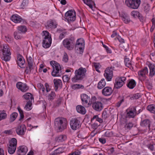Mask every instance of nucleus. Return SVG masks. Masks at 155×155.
<instances>
[{
	"label": "nucleus",
	"instance_id": "obj_1",
	"mask_svg": "<svg viewBox=\"0 0 155 155\" xmlns=\"http://www.w3.org/2000/svg\"><path fill=\"white\" fill-rule=\"evenodd\" d=\"M67 121L65 118L58 117L54 121L55 127L62 131L66 128Z\"/></svg>",
	"mask_w": 155,
	"mask_h": 155
},
{
	"label": "nucleus",
	"instance_id": "obj_2",
	"mask_svg": "<svg viewBox=\"0 0 155 155\" xmlns=\"http://www.w3.org/2000/svg\"><path fill=\"white\" fill-rule=\"evenodd\" d=\"M50 64L53 68L51 73V74L53 76H60L63 74L62 69L63 68L58 63L55 61H51L50 62Z\"/></svg>",
	"mask_w": 155,
	"mask_h": 155
},
{
	"label": "nucleus",
	"instance_id": "obj_3",
	"mask_svg": "<svg viewBox=\"0 0 155 155\" xmlns=\"http://www.w3.org/2000/svg\"><path fill=\"white\" fill-rule=\"evenodd\" d=\"M87 70L85 68L82 67L75 71V76L72 78V81L74 83L76 82L79 80H82L85 76Z\"/></svg>",
	"mask_w": 155,
	"mask_h": 155
},
{
	"label": "nucleus",
	"instance_id": "obj_4",
	"mask_svg": "<svg viewBox=\"0 0 155 155\" xmlns=\"http://www.w3.org/2000/svg\"><path fill=\"white\" fill-rule=\"evenodd\" d=\"M44 40L43 41V46L45 48H49L51 43V35L47 31H43L42 32Z\"/></svg>",
	"mask_w": 155,
	"mask_h": 155
},
{
	"label": "nucleus",
	"instance_id": "obj_5",
	"mask_svg": "<svg viewBox=\"0 0 155 155\" xmlns=\"http://www.w3.org/2000/svg\"><path fill=\"white\" fill-rule=\"evenodd\" d=\"M141 3L140 0H125V4L129 8L133 9L138 8Z\"/></svg>",
	"mask_w": 155,
	"mask_h": 155
},
{
	"label": "nucleus",
	"instance_id": "obj_6",
	"mask_svg": "<svg viewBox=\"0 0 155 155\" xmlns=\"http://www.w3.org/2000/svg\"><path fill=\"white\" fill-rule=\"evenodd\" d=\"M2 52L3 56L2 57V59L5 62L9 61L11 58V53L8 45H4L2 49Z\"/></svg>",
	"mask_w": 155,
	"mask_h": 155
},
{
	"label": "nucleus",
	"instance_id": "obj_7",
	"mask_svg": "<svg viewBox=\"0 0 155 155\" xmlns=\"http://www.w3.org/2000/svg\"><path fill=\"white\" fill-rule=\"evenodd\" d=\"M75 43V39L73 37L69 39H65L63 42L64 46L69 50H71L73 49Z\"/></svg>",
	"mask_w": 155,
	"mask_h": 155
},
{
	"label": "nucleus",
	"instance_id": "obj_8",
	"mask_svg": "<svg viewBox=\"0 0 155 155\" xmlns=\"http://www.w3.org/2000/svg\"><path fill=\"white\" fill-rule=\"evenodd\" d=\"M23 97L26 100H28L26 104L25 108L27 110H29L31 109V107L32 105V101H34V97L31 94L27 93L23 95Z\"/></svg>",
	"mask_w": 155,
	"mask_h": 155
},
{
	"label": "nucleus",
	"instance_id": "obj_9",
	"mask_svg": "<svg viewBox=\"0 0 155 155\" xmlns=\"http://www.w3.org/2000/svg\"><path fill=\"white\" fill-rule=\"evenodd\" d=\"M17 140L15 138H12L10 141L8 147V151L10 154H13L15 152L16 148Z\"/></svg>",
	"mask_w": 155,
	"mask_h": 155
},
{
	"label": "nucleus",
	"instance_id": "obj_10",
	"mask_svg": "<svg viewBox=\"0 0 155 155\" xmlns=\"http://www.w3.org/2000/svg\"><path fill=\"white\" fill-rule=\"evenodd\" d=\"M81 98L83 105L86 104L89 105L92 103L93 100H94L93 101H94L96 99V98L95 97H92V101H91L90 97L85 94H81Z\"/></svg>",
	"mask_w": 155,
	"mask_h": 155
},
{
	"label": "nucleus",
	"instance_id": "obj_11",
	"mask_svg": "<svg viewBox=\"0 0 155 155\" xmlns=\"http://www.w3.org/2000/svg\"><path fill=\"white\" fill-rule=\"evenodd\" d=\"M126 80L124 77H120L117 78L115 81L114 89H119L124 84V81Z\"/></svg>",
	"mask_w": 155,
	"mask_h": 155
},
{
	"label": "nucleus",
	"instance_id": "obj_12",
	"mask_svg": "<svg viewBox=\"0 0 155 155\" xmlns=\"http://www.w3.org/2000/svg\"><path fill=\"white\" fill-rule=\"evenodd\" d=\"M71 128L75 130L78 129L81 126V124L79 120L76 118H72L70 122Z\"/></svg>",
	"mask_w": 155,
	"mask_h": 155
},
{
	"label": "nucleus",
	"instance_id": "obj_13",
	"mask_svg": "<svg viewBox=\"0 0 155 155\" xmlns=\"http://www.w3.org/2000/svg\"><path fill=\"white\" fill-rule=\"evenodd\" d=\"M114 67H108L105 70L104 76L108 81H110L113 76V71Z\"/></svg>",
	"mask_w": 155,
	"mask_h": 155
},
{
	"label": "nucleus",
	"instance_id": "obj_14",
	"mask_svg": "<svg viewBox=\"0 0 155 155\" xmlns=\"http://www.w3.org/2000/svg\"><path fill=\"white\" fill-rule=\"evenodd\" d=\"M65 17L68 21H74L76 19L75 12L74 10H69L65 13Z\"/></svg>",
	"mask_w": 155,
	"mask_h": 155
},
{
	"label": "nucleus",
	"instance_id": "obj_15",
	"mask_svg": "<svg viewBox=\"0 0 155 155\" xmlns=\"http://www.w3.org/2000/svg\"><path fill=\"white\" fill-rule=\"evenodd\" d=\"M137 107H133L128 110L127 114V117L129 118H134L137 115Z\"/></svg>",
	"mask_w": 155,
	"mask_h": 155
},
{
	"label": "nucleus",
	"instance_id": "obj_16",
	"mask_svg": "<svg viewBox=\"0 0 155 155\" xmlns=\"http://www.w3.org/2000/svg\"><path fill=\"white\" fill-rule=\"evenodd\" d=\"M16 86L18 89L22 92H25L29 89V87L26 84L21 82H19L17 83Z\"/></svg>",
	"mask_w": 155,
	"mask_h": 155
},
{
	"label": "nucleus",
	"instance_id": "obj_17",
	"mask_svg": "<svg viewBox=\"0 0 155 155\" xmlns=\"http://www.w3.org/2000/svg\"><path fill=\"white\" fill-rule=\"evenodd\" d=\"M92 103V107L95 110L100 111L103 109V105L101 102L96 101Z\"/></svg>",
	"mask_w": 155,
	"mask_h": 155
},
{
	"label": "nucleus",
	"instance_id": "obj_18",
	"mask_svg": "<svg viewBox=\"0 0 155 155\" xmlns=\"http://www.w3.org/2000/svg\"><path fill=\"white\" fill-rule=\"evenodd\" d=\"M18 155H25L28 151L27 147L25 146H22L18 148Z\"/></svg>",
	"mask_w": 155,
	"mask_h": 155
},
{
	"label": "nucleus",
	"instance_id": "obj_19",
	"mask_svg": "<svg viewBox=\"0 0 155 155\" xmlns=\"http://www.w3.org/2000/svg\"><path fill=\"white\" fill-rule=\"evenodd\" d=\"M113 91V90L111 87H107L102 90V93L105 96H109L112 93Z\"/></svg>",
	"mask_w": 155,
	"mask_h": 155
},
{
	"label": "nucleus",
	"instance_id": "obj_20",
	"mask_svg": "<svg viewBox=\"0 0 155 155\" xmlns=\"http://www.w3.org/2000/svg\"><path fill=\"white\" fill-rule=\"evenodd\" d=\"M25 60L23 57L20 54H18L17 57V63L18 66L21 68H24L25 63Z\"/></svg>",
	"mask_w": 155,
	"mask_h": 155
},
{
	"label": "nucleus",
	"instance_id": "obj_21",
	"mask_svg": "<svg viewBox=\"0 0 155 155\" xmlns=\"http://www.w3.org/2000/svg\"><path fill=\"white\" fill-rule=\"evenodd\" d=\"M11 19L15 23H19L23 21V20L17 14L13 15L11 17Z\"/></svg>",
	"mask_w": 155,
	"mask_h": 155
},
{
	"label": "nucleus",
	"instance_id": "obj_22",
	"mask_svg": "<svg viewBox=\"0 0 155 155\" xmlns=\"http://www.w3.org/2000/svg\"><path fill=\"white\" fill-rule=\"evenodd\" d=\"M53 82L55 87V90L57 91L58 87L60 89L62 87V84L61 81L60 79H54Z\"/></svg>",
	"mask_w": 155,
	"mask_h": 155
},
{
	"label": "nucleus",
	"instance_id": "obj_23",
	"mask_svg": "<svg viewBox=\"0 0 155 155\" xmlns=\"http://www.w3.org/2000/svg\"><path fill=\"white\" fill-rule=\"evenodd\" d=\"M150 121L148 119H145L142 121L140 124L141 126L145 127L147 130H150Z\"/></svg>",
	"mask_w": 155,
	"mask_h": 155
},
{
	"label": "nucleus",
	"instance_id": "obj_24",
	"mask_svg": "<svg viewBox=\"0 0 155 155\" xmlns=\"http://www.w3.org/2000/svg\"><path fill=\"white\" fill-rule=\"evenodd\" d=\"M26 127L24 125H21L18 126L16 130L17 134L19 135H23L25 133V130H26Z\"/></svg>",
	"mask_w": 155,
	"mask_h": 155
},
{
	"label": "nucleus",
	"instance_id": "obj_25",
	"mask_svg": "<svg viewBox=\"0 0 155 155\" xmlns=\"http://www.w3.org/2000/svg\"><path fill=\"white\" fill-rule=\"evenodd\" d=\"M121 17L122 18V20L125 24H127L130 21L129 15L128 14L126 13H122Z\"/></svg>",
	"mask_w": 155,
	"mask_h": 155
},
{
	"label": "nucleus",
	"instance_id": "obj_26",
	"mask_svg": "<svg viewBox=\"0 0 155 155\" xmlns=\"http://www.w3.org/2000/svg\"><path fill=\"white\" fill-rule=\"evenodd\" d=\"M148 66L150 69V76L152 77L155 74V66L153 64H150Z\"/></svg>",
	"mask_w": 155,
	"mask_h": 155
},
{
	"label": "nucleus",
	"instance_id": "obj_27",
	"mask_svg": "<svg viewBox=\"0 0 155 155\" xmlns=\"http://www.w3.org/2000/svg\"><path fill=\"white\" fill-rule=\"evenodd\" d=\"M148 73V70L147 67H145L143 70H142L138 72V75L139 77L140 78L142 77L144 78L146 74Z\"/></svg>",
	"mask_w": 155,
	"mask_h": 155
},
{
	"label": "nucleus",
	"instance_id": "obj_28",
	"mask_svg": "<svg viewBox=\"0 0 155 155\" xmlns=\"http://www.w3.org/2000/svg\"><path fill=\"white\" fill-rule=\"evenodd\" d=\"M76 110L78 112L82 114H84L86 113V110L85 108L81 105H78L77 106Z\"/></svg>",
	"mask_w": 155,
	"mask_h": 155
},
{
	"label": "nucleus",
	"instance_id": "obj_29",
	"mask_svg": "<svg viewBox=\"0 0 155 155\" xmlns=\"http://www.w3.org/2000/svg\"><path fill=\"white\" fill-rule=\"evenodd\" d=\"M136 84V83L135 80L131 79L127 84V85L129 88L132 89L135 87Z\"/></svg>",
	"mask_w": 155,
	"mask_h": 155
},
{
	"label": "nucleus",
	"instance_id": "obj_30",
	"mask_svg": "<svg viewBox=\"0 0 155 155\" xmlns=\"http://www.w3.org/2000/svg\"><path fill=\"white\" fill-rule=\"evenodd\" d=\"M66 139V137L65 135H61L56 137L55 140L56 142H60L64 141Z\"/></svg>",
	"mask_w": 155,
	"mask_h": 155
},
{
	"label": "nucleus",
	"instance_id": "obj_31",
	"mask_svg": "<svg viewBox=\"0 0 155 155\" xmlns=\"http://www.w3.org/2000/svg\"><path fill=\"white\" fill-rule=\"evenodd\" d=\"M106 84L104 79H102L98 83L97 87L98 89H102L105 86Z\"/></svg>",
	"mask_w": 155,
	"mask_h": 155
},
{
	"label": "nucleus",
	"instance_id": "obj_32",
	"mask_svg": "<svg viewBox=\"0 0 155 155\" xmlns=\"http://www.w3.org/2000/svg\"><path fill=\"white\" fill-rule=\"evenodd\" d=\"M96 121L99 122V123H101L103 122V120L101 118H99L97 115H96L93 117L91 119V122L93 123V122H95Z\"/></svg>",
	"mask_w": 155,
	"mask_h": 155
},
{
	"label": "nucleus",
	"instance_id": "obj_33",
	"mask_svg": "<svg viewBox=\"0 0 155 155\" xmlns=\"http://www.w3.org/2000/svg\"><path fill=\"white\" fill-rule=\"evenodd\" d=\"M63 152V149L62 147H59L52 152L50 155H57L58 154L61 153Z\"/></svg>",
	"mask_w": 155,
	"mask_h": 155
},
{
	"label": "nucleus",
	"instance_id": "obj_34",
	"mask_svg": "<svg viewBox=\"0 0 155 155\" xmlns=\"http://www.w3.org/2000/svg\"><path fill=\"white\" fill-rule=\"evenodd\" d=\"M57 25L52 20H50L47 22V26L48 28H55L57 27Z\"/></svg>",
	"mask_w": 155,
	"mask_h": 155
},
{
	"label": "nucleus",
	"instance_id": "obj_35",
	"mask_svg": "<svg viewBox=\"0 0 155 155\" xmlns=\"http://www.w3.org/2000/svg\"><path fill=\"white\" fill-rule=\"evenodd\" d=\"M146 85L149 89H151L153 88L152 83L151 81L148 79H146L145 81Z\"/></svg>",
	"mask_w": 155,
	"mask_h": 155
},
{
	"label": "nucleus",
	"instance_id": "obj_36",
	"mask_svg": "<svg viewBox=\"0 0 155 155\" xmlns=\"http://www.w3.org/2000/svg\"><path fill=\"white\" fill-rule=\"evenodd\" d=\"M28 63V66L30 71L33 69L32 67V58L31 57H29L27 59Z\"/></svg>",
	"mask_w": 155,
	"mask_h": 155
},
{
	"label": "nucleus",
	"instance_id": "obj_37",
	"mask_svg": "<svg viewBox=\"0 0 155 155\" xmlns=\"http://www.w3.org/2000/svg\"><path fill=\"white\" fill-rule=\"evenodd\" d=\"M84 3L88 5L91 8L93 7L94 2L92 0H82Z\"/></svg>",
	"mask_w": 155,
	"mask_h": 155
},
{
	"label": "nucleus",
	"instance_id": "obj_38",
	"mask_svg": "<svg viewBox=\"0 0 155 155\" xmlns=\"http://www.w3.org/2000/svg\"><path fill=\"white\" fill-rule=\"evenodd\" d=\"M18 29L19 31L21 33H25L27 30L26 27L24 25H21L18 26Z\"/></svg>",
	"mask_w": 155,
	"mask_h": 155
},
{
	"label": "nucleus",
	"instance_id": "obj_39",
	"mask_svg": "<svg viewBox=\"0 0 155 155\" xmlns=\"http://www.w3.org/2000/svg\"><path fill=\"white\" fill-rule=\"evenodd\" d=\"M143 6L144 8V11L146 12H147L150 10V6L148 4L146 3H144L143 4Z\"/></svg>",
	"mask_w": 155,
	"mask_h": 155
},
{
	"label": "nucleus",
	"instance_id": "obj_40",
	"mask_svg": "<svg viewBox=\"0 0 155 155\" xmlns=\"http://www.w3.org/2000/svg\"><path fill=\"white\" fill-rule=\"evenodd\" d=\"M5 112V111L3 110L2 112L0 113V121L6 118L7 114Z\"/></svg>",
	"mask_w": 155,
	"mask_h": 155
},
{
	"label": "nucleus",
	"instance_id": "obj_41",
	"mask_svg": "<svg viewBox=\"0 0 155 155\" xmlns=\"http://www.w3.org/2000/svg\"><path fill=\"white\" fill-rule=\"evenodd\" d=\"M18 109L20 114V117L19 119V120L20 121L24 117L23 112V110L21 109L20 107H18Z\"/></svg>",
	"mask_w": 155,
	"mask_h": 155
},
{
	"label": "nucleus",
	"instance_id": "obj_42",
	"mask_svg": "<svg viewBox=\"0 0 155 155\" xmlns=\"http://www.w3.org/2000/svg\"><path fill=\"white\" fill-rule=\"evenodd\" d=\"M139 12L136 11H134L131 12V15L133 17L136 18L138 17L140 15Z\"/></svg>",
	"mask_w": 155,
	"mask_h": 155
},
{
	"label": "nucleus",
	"instance_id": "obj_43",
	"mask_svg": "<svg viewBox=\"0 0 155 155\" xmlns=\"http://www.w3.org/2000/svg\"><path fill=\"white\" fill-rule=\"evenodd\" d=\"M21 33L19 31H15L14 33V37L16 39H20L21 38Z\"/></svg>",
	"mask_w": 155,
	"mask_h": 155
},
{
	"label": "nucleus",
	"instance_id": "obj_44",
	"mask_svg": "<svg viewBox=\"0 0 155 155\" xmlns=\"http://www.w3.org/2000/svg\"><path fill=\"white\" fill-rule=\"evenodd\" d=\"M133 124L132 122H129L126 124L125 126V128L126 129L130 130L133 127Z\"/></svg>",
	"mask_w": 155,
	"mask_h": 155
},
{
	"label": "nucleus",
	"instance_id": "obj_45",
	"mask_svg": "<svg viewBox=\"0 0 155 155\" xmlns=\"http://www.w3.org/2000/svg\"><path fill=\"white\" fill-rule=\"evenodd\" d=\"M18 115V114L15 112L13 113L10 116L11 121H13L16 118Z\"/></svg>",
	"mask_w": 155,
	"mask_h": 155
},
{
	"label": "nucleus",
	"instance_id": "obj_46",
	"mask_svg": "<svg viewBox=\"0 0 155 155\" xmlns=\"http://www.w3.org/2000/svg\"><path fill=\"white\" fill-rule=\"evenodd\" d=\"M55 92L54 91H51V94H49L48 96V99L49 100H53L55 97Z\"/></svg>",
	"mask_w": 155,
	"mask_h": 155
},
{
	"label": "nucleus",
	"instance_id": "obj_47",
	"mask_svg": "<svg viewBox=\"0 0 155 155\" xmlns=\"http://www.w3.org/2000/svg\"><path fill=\"white\" fill-rule=\"evenodd\" d=\"M124 62L126 66L128 68L131 67V64L128 58H126L124 59Z\"/></svg>",
	"mask_w": 155,
	"mask_h": 155
},
{
	"label": "nucleus",
	"instance_id": "obj_48",
	"mask_svg": "<svg viewBox=\"0 0 155 155\" xmlns=\"http://www.w3.org/2000/svg\"><path fill=\"white\" fill-rule=\"evenodd\" d=\"M100 64L98 63H94V66L95 69L96 71L98 72H100L99 69L100 68Z\"/></svg>",
	"mask_w": 155,
	"mask_h": 155
},
{
	"label": "nucleus",
	"instance_id": "obj_49",
	"mask_svg": "<svg viewBox=\"0 0 155 155\" xmlns=\"http://www.w3.org/2000/svg\"><path fill=\"white\" fill-rule=\"evenodd\" d=\"M140 96L141 95L140 93L136 94H134L133 96L130 97V98L132 100L137 99L140 97Z\"/></svg>",
	"mask_w": 155,
	"mask_h": 155
},
{
	"label": "nucleus",
	"instance_id": "obj_50",
	"mask_svg": "<svg viewBox=\"0 0 155 155\" xmlns=\"http://www.w3.org/2000/svg\"><path fill=\"white\" fill-rule=\"evenodd\" d=\"M68 56L67 54L64 53L63 57V61L65 62H67L68 61Z\"/></svg>",
	"mask_w": 155,
	"mask_h": 155
},
{
	"label": "nucleus",
	"instance_id": "obj_51",
	"mask_svg": "<svg viewBox=\"0 0 155 155\" xmlns=\"http://www.w3.org/2000/svg\"><path fill=\"white\" fill-rule=\"evenodd\" d=\"M28 0H23L21 3V6L22 8L28 4Z\"/></svg>",
	"mask_w": 155,
	"mask_h": 155
},
{
	"label": "nucleus",
	"instance_id": "obj_52",
	"mask_svg": "<svg viewBox=\"0 0 155 155\" xmlns=\"http://www.w3.org/2000/svg\"><path fill=\"white\" fill-rule=\"evenodd\" d=\"M102 117L104 119H106L107 117V114L106 111L104 110L103 111Z\"/></svg>",
	"mask_w": 155,
	"mask_h": 155
},
{
	"label": "nucleus",
	"instance_id": "obj_53",
	"mask_svg": "<svg viewBox=\"0 0 155 155\" xmlns=\"http://www.w3.org/2000/svg\"><path fill=\"white\" fill-rule=\"evenodd\" d=\"M72 87L73 89H75L76 88H81V85L79 84H74L72 86Z\"/></svg>",
	"mask_w": 155,
	"mask_h": 155
},
{
	"label": "nucleus",
	"instance_id": "obj_54",
	"mask_svg": "<svg viewBox=\"0 0 155 155\" xmlns=\"http://www.w3.org/2000/svg\"><path fill=\"white\" fill-rule=\"evenodd\" d=\"M93 124L92 125V127L94 129H96L97 127L99 125L97 123L95 122H93Z\"/></svg>",
	"mask_w": 155,
	"mask_h": 155
},
{
	"label": "nucleus",
	"instance_id": "obj_55",
	"mask_svg": "<svg viewBox=\"0 0 155 155\" xmlns=\"http://www.w3.org/2000/svg\"><path fill=\"white\" fill-rule=\"evenodd\" d=\"M6 40L8 42H11L12 40V38L10 36H5Z\"/></svg>",
	"mask_w": 155,
	"mask_h": 155
},
{
	"label": "nucleus",
	"instance_id": "obj_56",
	"mask_svg": "<svg viewBox=\"0 0 155 155\" xmlns=\"http://www.w3.org/2000/svg\"><path fill=\"white\" fill-rule=\"evenodd\" d=\"M80 152L79 151H74L72 152L68 155H80Z\"/></svg>",
	"mask_w": 155,
	"mask_h": 155
},
{
	"label": "nucleus",
	"instance_id": "obj_57",
	"mask_svg": "<svg viewBox=\"0 0 155 155\" xmlns=\"http://www.w3.org/2000/svg\"><path fill=\"white\" fill-rule=\"evenodd\" d=\"M147 146L150 150L153 151V150L154 147L153 144H150L147 145Z\"/></svg>",
	"mask_w": 155,
	"mask_h": 155
},
{
	"label": "nucleus",
	"instance_id": "obj_58",
	"mask_svg": "<svg viewBox=\"0 0 155 155\" xmlns=\"http://www.w3.org/2000/svg\"><path fill=\"white\" fill-rule=\"evenodd\" d=\"M124 101V99H122L121 101H119L117 104V107H119L121 104Z\"/></svg>",
	"mask_w": 155,
	"mask_h": 155
},
{
	"label": "nucleus",
	"instance_id": "obj_59",
	"mask_svg": "<svg viewBox=\"0 0 155 155\" xmlns=\"http://www.w3.org/2000/svg\"><path fill=\"white\" fill-rule=\"evenodd\" d=\"M99 140L100 142L103 144H104L106 143V140L104 138H99Z\"/></svg>",
	"mask_w": 155,
	"mask_h": 155
},
{
	"label": "nucleus",
	"instance_id": "obj_60",
	"mask_svg": "<svg viewBox=\"0 0 155 155\" xmlns=\"http://www.w3.org/2000/svg\"><path fill=\"white\" fill-rule=\"evenodd\" d=\"M138 17L139 18V19L140 21H141L142 22H143L144 18H143V16H142V15L141 14H140V15L138 16Z\"/></svg>",
	"mask_w": 155,
	"mask_h": 155
},
{
	"label": "nucleus",
	"instance_id": "obj_61",
	"mask_svg": "<svg viewBox=\"0 0 155 155\" xmlns=\"http://www.w3.org/2000/svg\"><path fill=\"white\" fill-rule=\"evenodd\" d=\"M117 39L119 40V41L121 43H123L124 42V40L123 39L121 38L120 37L118 36L117 38Z\"/></svg>",
	"mask_w": 155,
	"mask_h": 155
},
{
	"label": "nucleus",
	"instance_id": "obj_62",
	"mask_svg": "<svg viewBox=\"0 0 155 155\" xmlns=\"http://www.w3.org/2000/svg\"><path fill=\"white\" fill-rule=\"evenodd\" d=\"M64 33H62L60 34L59 36V38L61 40L64 37Z\"/></svg>",
	"mask_w": 155,
	"mask_h": 155
},
{
	"label": "nucleus",
	"instance_id": "obj_63",
	"mask_svg": "<svg viewBox=\"0 0 155 155\" xmlns=\"http://www.w3.org/2000/svg\"><path fill=\"white\" fill-rule=\"evenodd\" d=\"M80 40H81V39H78L77 40V42L76 43V45H82V43H81V42H79V41Z\"/></svg>",
	"mask_w": 155,
	"mask_h": 155
},
{
	"label": "nucleus",
	"instance_id": "obj_64",
	"mask_svg": "<svg viewBox=\"0 0 155 155\" xmlns=\"http://www.w3.org/2000/svg\"><path fill=\"white\" fill-rule=\"evenodd\" d=\"M108 151L111 153H113L114 152V148L113 147H112Z\"/></svg>",
	"mask_w": 155,
	"mask_h": 155
}]
</instances>
